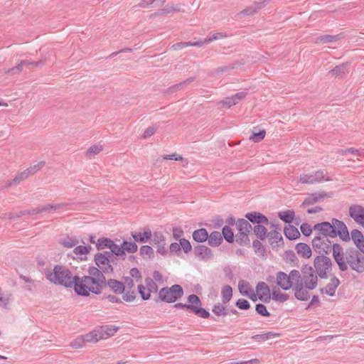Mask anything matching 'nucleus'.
<instances>
[{"label":"nucleus","mask_w":364,"mask_h":364,"mask_svg":"<svg viewBox=\"0 0 364 364\" xmlns=\"http://www.w3.org/2000/svg\"><path fill=\"white\" fill-rule=\"evenodd\" d=\"M46 276L47 279L54 284L66 288L73 287L75 292L78 296H90L89 282H97L91 277L83 276L80 277L77 275L73 276L72 272L68 267L58 264L54 267L53 272H48Z\"/></svg>","instance_id":"f257e3e1"},{"label":"nucleus","mask_w":364,"mask_h":364,"mask_svg":"<svg viewBox=\"0 0 364 364\" xmlns=\"http://www.w3.org/2000/svg\"><path fill=\"white\" fill-rule=\"evenodd\" d=\"M94 261L97 267H89L87 277L94 278L97 282H89L88 290L93 294H100L105 287V274L113 273L114 268L112 264L114 262H111L107 257L101 254H95Z\"/></svg>","instance_id":"f03ea898"},{"label":"nucleus","mask_w":364,"mask_h":364,"mask_svg":"<svg viewBox=\"0 0 364 364\" xmlns=\"http://www.w3.org/2000/svg\"><path fill=\"white\" fill-rule=\"evenodd\" d=\"M314 230L318 232V236L326 237V238H334L338 236L345 242L350 240L346 225L337 218H333L331 223L325 221L316 223L314 226Z\"/></svg>","instance_id":"7ed1b4c3"},{"label":"nucleus","mask_w":364,"mask_h":364,"mask_svg":"<svg viewBox=\"0 0 364 364\" xmlns=\"http://www.w3.org/2000/svg\"><path fill=\"white\" fill-rule=\"evenodd\" d=\"M187 299L189 304L176 303L173 306L176 309H186L203 318H208L210 316V313L206 309L200 307L202 303L196 294L189 295Z\"/></svg>","instance_id":"20e7f679"},{"label":"nucleus","mask_w":364,"mask_h":364,"mask_svg":"<svg viewBox=\"0 0 364 364\" xmlns=\"http://www.w3.org/2000/svg\"><path fill=\"white\" fill-rule=\"evenodd\" d=\"M359 250L349 247L345 251V263L352 270L358 273L364 272V257Z\"/></svg>","instance_id":"39448f33"},{"label":"nucleus","mask_w":364,"mask_h":364,"mask_svg":"<svg viewBox=\"0 0 364 364\" xmlns=\"http://www.w3.org/2000/svg\"><path fill=\"white\" fill-rule=\"evenodd\" d=\"M184 294L182 287L179 284H173L171 287H165L159 291V295L155 301L159 300L166 303H174L181 299Z\"/></svg>","instance_id":"423d86ee"},{"label":"nucleus","mask_w":364,"mask_h":364,"mask_svg":"<svg viewBox=\"0 0 364 364\" xmlns=\"http://www.w3.org/2000/svg\"><path fill=\"white\" fill-rule=\"evenodd\" d=\"M314 266L321 279H327L328 273L332 270L331 259L326 255H318L314 258Z\"/></svg>","instance_id":"0eeeda50"},{"label":"nucleus","mask_w":364,"mask_h":364,"mask_svg":"<svg viewBox=\"0 0 364 364\" xmlns=\"http://www.w3.org/2000/svg\"><path fill=\"white\" fill-rule=\"evenodd\" d=\"M301 272L303 274V278L304 280V284L307 289L313 290L314 289L318 284V277L316 272H315L313 267L309 264L303 265L301 268Z\"/></svg>","instance_id":"6e6552de"},{"label":"nucleus","mask_w":364,"mask_h":364,"mask_svg":"<svg viewBox=\"0 0 364 364\" xmlns=\"http://www.w3.org/2000/svg\"><path fill=\"white\" fill-rule=\"evenodd\" d=\"M312 247L319 255H326L331 251V242L326 237L316 236L312 240Z\"/></svg>","instance_id":"1a4fd4ad"},{"label":"nucleus","mask_w":364,"mask_h":364,"mask_svg":"<svg viewBox=\"0 0 364 364\" xmlns=\"http://www.w3.org/2000/svg\"><path fill=\"white\" fill-rule=\"evenodd\" d=\"M331 180L330 177H326L323 171L321 169L312 173L301 174L299 178L300 183L305 184H314L322 181H330Z\"/></svg>","instance_id":"9d476101"},{"label":"nucleus","mask_w":364,"mask_h":364,"mask_svg":"<svg viewBox=\"0 0 364 364\" xmlns=\"http://www.w3.org/2000/svg\"><path fill=\"white\" fill-rule=\"evenodd\" d=\"M333 257L338 264L339 269L342 272L346 271L348 268L345 263V252L343 247L338 243L331 246Z\"/></svg>","instance_id":"9b49d317"},{"label":"nucleus","mask_w":364,"mask_h":364,"mask_svg":"<svg viewBox=\"0 0 364 364\" xmlns=\"http://www.w3.org/2000/svg\"><path fill=\"white\" fill-rule=\"evenodd\" d=\"M332 197H333L332 193H328V192H325V191H320V192L310 193L303 201L302 206L311 205L316 203L323 201L326 198H330Z\"/></svg>","instance_id":"f8f14e48"},{"label":"nucleus","mask_w":364,"mask_h":364,"mask_svg":"<svg viewBox=\"0 0 364 364\" xmlns=\"http://www.w3.org/2000/svg\"><path fill=\"white\" fill-rule=\"evenodd\" d=\"M193 252L200 260L208 261L213 259L214 257L212 250L203 245L196 246L193 249Z\"/></svg>","instance_id":"ddd939ff"},{"label":"nucleus","mask_w":364,"mask_h":364,"mask_svg":"<svg viewBox=\"0 0 364 364\" xmlns=\"http://www.w3.org/2000/svg\"><path fill=\"white\" fill-rule=\"evenodd\" d=\"M245 217L248 220L250 223H251L252 224H255V225L259 224L268 225L269 224L268 218L264 214L259 212H249L245 214Z\"/></svg>","instance_id":"4468645a"},{"label":"nucleus","mask_w":364,"mask_h":364,"mask_svg":"<svg viewBox=\"0 0 364 364\" xmlns=\"http://www.w3.org/2000/svg\"><path fill=\"white\" fill-rule=\"evenodd\" d=\"M256 291L258 293V299L264 303H268L271 299L270 289L268 285L260 282L256 286Z\"/></svg>","instance_id":"2eb2a0df"},{"label":"nucleus","mask_w":364,"mask_h":364,"mask_svg":"<svg viewBox=\"0 0 364 364\" xmlns=\"http://www.w3.org/2000/svg\"><path fill=\"white\" fill-rule=\"evenodd\" d=\"M349 215L357 223L364 226V207L353 205L349 208Z\"/></svg>","instance_id":"dca6fc26"},{"label":"nucleus","mask_w":364,"mask_h":364,"mask_svg":"<svg viewBox=\"0 0 364 364\" xmlns=\"http://www.w3.org/2000/svg\"><path fill=\"white\" fill-rule=\"evenodd\" d=\"M238 289L241 294L247 296L252 301H257L258 299V293L255 294L252 288L250 287L249 282L240 281L238 284Z\"/></svg>","instance_id":"f3484780"},{"label":"nucleus","mask_w":364,"mask_h":364,"mask_svg":"<svg viewBox=\"0 0 364 364\" xmlns=\"http://www.w3.org/2000/svg\"><path fill=\"white\" fill-rule=\"evenodd\" d=\"M294 291V296L299 301H308L310 298L309 289L305 286V284L300 283L296 284L293 287Z\"/></svg>","instance_id":"a211bd4d"},{"label":"nucleus","mask_w":364,"mask_h":364,"mask_svg":"<svg viewBox=\"0 0 364 364\" xmlns=\"http://www.w3.org/2000/svg\"><path fill=\"white\" fill-rule=\"evenodd\" d=\"M276 283L283 290H289L293 287V282L289 279V276L284 272L277 273Z\"/></svg>","instance_id":"6ab92c4d"},{"label":"nucleus","mask_w":364,"mask_h":364,"mask_svg":"<svg viewBox=\"0 0 364 364\" xmlns=\"http://www.w3.org/2000/svg\"><path fill=\"white\" fill-rule=\"evenodd\" d=\"M269 0H261L259 2H255L253 4L250 6L249 7L245 9L242 11H240L238 15L240 16H251L257 13L262 8L264 7Z\"/></svg>","instance_id":"aec40b11"},{"label":"nucleus","mask_w":364,"mask_h":364,"mask_svg":"<svg viewBox=\"0 0 364 364\" xmlns=\"http://www.w3.org/2000/svg\"><path fill=\"white\" fill-rule=\"evenodd\" d=\"M108 287L109 289L116 294H122L125 291V284L117 279H105V287Z\"/></svg>","instance_id":"412c9836"},{"label":"nucleus","mask_w":364,"mask_h":364,"mask_svg":"<svg viewBox=\"0 0 364 364\" xmlns=\"http://www.w3.org/2000/svg\"><path fill=\"white\" fill-rule=\"evenodd\" d=\"M267 238L273 248L274 247H283L284 245L283 237L277 230L269 231Z\"/></svg>","instance_id":"4be33fe9"},{"label":"nucleus","mask_w":364,"mask_h":364,"mask_svg":"<svg viewBox=\"0 0 364 364\" xmlns=\"http://www.w3.org/2000/svg\"><path fill=\"white\" fill-rule=\"evenodd\" d=\"M348 65L349 63L348 62L341 63L331 70L328 73L334 77H338L341 79L344 78L348 73Z\"/></svg>","instance_id":"5701e85b"},{"label":"nucleus","mask_w":364,"mask_h":364,"mask_svg":"<svg viewBox=\"0 0 364 364\" xmlns=\"http://www.w3.org/2000/svg\"><path fill=\"white\" fill-rule=\"evenodd\" d=\"M350 235L357 249L364 255V237L363 233L360 230L354 229L351 231Z\"/></svg>","instance_id":"b1692460"},{"label":"nucleus","mask_w":364,"mask_h":364,"mask_svg":"<svg viewBox=\"0 0 364 364\" xmlns=\"http://www.w3.org/2000/svg\"><path fill=\"white\" fill-rule=\"evenodd\" d=\"M339 284V279L333 275L330 279V283H328L325 288L321 289L320 291L321 294H326L332 296L335 294L336 290Z\"/></svg>","instance_id":"393cba45"},{"label":"nucleus","mask_w":364,"mask_h":364,"mask_svg":"<svg viewBox=\"0 0 364 364\" xmlns=\"http://www.w3.org/2000/svg\"><path fill=\"white\" fill-rule=\"evenodd\" d=\"M132 237L135 242L144 243L148 242L152 237L151 230L149 228H144V232H132Z\"/></svg>","instance_id":"a878e982"},{"label":"nucleus","mask_w":364,"mask_h":364,"mask_svg":"<svg viewBox=\"0 0 364 364\" xmlns=\"http://www.w3.org/2000/svg\"><path fill=\"white\" fill-rule=\"evenodd\" d=\"M82 338H85V343H97L98 341L103 339V334L102 330H99L98 328L94 329L88 333L82 335Z\"/></svg>","instance_id":"bb28decb"},{"label":"nucleus","mask_w":364,"mask_h":364,"mask_svg":"<svg viewBox=\"0 0 364 364\" xmlns=\"http://www.w3.org/2000/svg\"><path fill=\"white\" fill-rule=\"evenodd\" d=\"M192 237L194 241L201 243L208 239L209 234L205 228H200L193 231Z\"/></svg>","instance_id":"cd10ccee"},{"label":"nucleus","mask_w":364,"mask_h":364,"mask_svg":"<svg viewBox=\"0 0 364 364\" xmlns=\"http://www.w3.org/2000/svg\"><path fill=\"white\" fill-rule=\"evenodd\" d=\"M295 250L297 254L306 259L310 258L312 254V251L310 247L304 242H299L296 244Z\"/></svg>","instance_id":"c85d7f7f"},{"label":"nucleus","mask_w":364,"mask_h":364,"mask_svg":"<svg viewBox=\"0 0 364 364\" xmlns=\"http://www.w3.org/2000/svg\"><path fill=\"white\" fill-rule=\"evenodd\" d=\"M284 234L285 237L289 240H296L299 238L301 236L298 229L291 225H289V226H285V228H284Z\"/></svg>","instance_id":"c756f323"},{"label":"nucleus","mask_w":364,"mask_h":364,"mask_svg":"<svg viewBox=\"0 0 364 364\" xmlns=\"http://www.w3.org/2000/svg\"><path fill=\"white\" fill-rule=\"evenodd\" d=\"M208 245L211 247H218L223 242L222 235L218 231H213L210 235L209 237L207 240Z\"/></svg>","instance_id":"7c9ffc66"},{"label":"nucleus","mask_w":364,"mask_h":364,"mask_svg":"<svg viewBox=\"0 0 364 364\" xmlns=\"http://www.w3.org/2000/svg\"><path fill=\"white\" fill-rule=\"evenodd\" d=\"M254 234L256 235L257 239L260 240H264L269 234L267 229L264 225V224L256 225L252 228Z\"/></svg>","instance_id":"2f4dec72"},{"label":"nucleus","mask_w":364,"mask_h":364,"mask_svg":"<svg viewBox=\"0 0 364 364\" xmlns=\"http://www.w3.org/2000/svg\"><path fill=\"white\" fill-rule=\"evenodd\" d=\"M250 232H237L235 235V241L240 246H250Z\"/></svg>","instance_id":"473e14b6"},{"label":"nucleus","mask_w":364,"mask_h":364,"mask_svg":"<svg viewBox=\"0 0 364 364\" xmlns=\"http://www.w3.org/2000/svg\"><path fill=\"white\" fill-rule=\"evenodd\" d=\"M236 229L237 232H251L252 227L247 219L239 218L236 222Z\"/></svg>","instance_id":"72a5a7b5"},{"label":"nucleus","mask_w":364,"mask_h":364,"mask_svg":"<svg viewBox=\"0 0 364 364\" xmlns=\"http://www.w3.org/2000/svg\"><path fill=\"white\" fill-rule=\"evenodd\" d=\"M78 243L79 241L76 237H70L69 235H66L59 240V244L66 248L75 247Z\"/></svg>","instance_id":"f704fd0d"},{"label":"nucleus","mask_w":364,"mask_h":364,"mask_svg":"<svg viewBox=\"0 0 364 364\" xmlns=\"http://www.w3.org/2000/svg\"><path fill=\"white\" fill-rule=\"evenodd\" d=\"M98 329L102 330L103 339H106L109 336H113L117 331L119 327L112 325H106L100 326Z\"/></svg>","instance_id":"c9c22d12"},{"label":"nucleus","mask_w":364,"mask_h":364,"mask_svg":"<svg viewBox=\"0 0 364 364\" xmlns=\"http://www.w3.org/2000/svg\"><path fill=\"white\" fill-rule=\"evenodd\" d=\"M278 216L283 222L290 224L294 218L295 213L293 210H287L279 212Z\"/></svg>","instance_id":"e433bc0d"},{"label":"nucleus","mask_w":364,"mask_h":364,"mask_svg":"<svg viewBox=\"0 0 364 364\" xmlns=\"http://www.w3.org/2000/svg\"><path fill=\"white\" fill-rule=\"evenodd\" d=\"M222 301L223 304L229 302L232 297V289L230 285H225L221 291Z\"/></svg>","instance_id":"4c0bfd02"},{"label":"nucleus","mask_w":364,"mask_h":364,"mask_svg":"<svg viewBox=\"0 0 364 364\" xmlns=\"http://www.w3.org/2000/svg\"><path fill=\"white\" fill-rule=\"evenodd\" d=\"M222 237L228 243H232L235 241V236L232 230L228 225H225L222 229Z\"/></svg>","instance_id":"58836bf2"},{"label":"nucleus","mask_w":364,"mask_h":364,"mask_svg":"<svg viewBox=\"0 0 364 364\" xmlns=\"http://www.w3.org/2000/svg\"><path fill=\"white\" fill-rule=\"evenodd\" d=\"M114 241L108 237H100L97 240L96 243V248L97 250H102L105 248H108L112 245Z\"/></svg>","instance_id":"ea45409f"},{"label":"nucleus","mask_w":364,"mask_h":364,"mask_svg":"<svg viewBox=\"0 0 364 364\" xmlns=\"http://www.w3.org/2000/svg\"><path fill=\"white\" fill-rule=\"evenodd\" d=\"M140 255L144 259H153L154 257V250L149 245H143L140 248Z\"/></svg>","instance_id":"a19ab883"},{"label":"nucleus","mask_w":364,"mask_h":364,"mask_svg":"<svg viewBox=\"0 0 364 364\" xmlns=\"http://www.w3.org/2000/svg\"><path fill=\"white\" fill-rule=\"evenodd\" d=\"M122 246L123 248L124 253H125L126 252L129 253H134L138 250V246L135 242H129L127 240H124L122 243Z\"/></svg>","instance_id":"79ce46f5"},{"label":"nucleus","mask_w":364,"mask_h":364,"mask_svg":"<svg viewBox=\"0 0 364 364\" xmlns=\"http://www.w3.org/2000/svg\"><path fill=\"white\" fill-rule=\"evenodd\" d=\"M341 38V37L340 34L335 35V36L323 35V36H318L316 38V43H326L336 41H338V40H339Z\"/></svg>","instance_id":"37998d69"},{"label":"nucleus","mask_w":364,"mask_h":364,"mask_svg":"<svg viewBox=\"0 0 364 364\" xmlns=\"http://www.w3.org/2000/svg\"><path fill=\"white\" fill-rule=\"evenodd\" d=\"M212 311L214 314L220 316H227L228 314V309H227L223 304L218 303L213 307Z\"/></svg>","instance_id":"c03bdc74"},{"label":"nucleus","mask_w":364,"mask_h":364,"mask_svg":"<svg viewBox=\"0 0 364 364\" xmlns=\"http://www.w3.org/2000/svg\"><path fill=\"white\" fill-rule=\"evenodd\" d=\"M272 299L276 301L279 302H284L289 299V295L287 294L282 293L279 289L273 290L272 296Z\"/></svg>","instance_id":"a18cd8bd"},{"label":"nucleus","mask_w":364,"mask_h":364,"mask_svg":"<svg viewBox=\"0 0 364 364\" xmlns=\"http://www.w3.org/2000/svg\"><path fill=\"white\" fill-rule=\"evenodd\" d=\"M109 250H111L113 255L121 257L123 259H124L126 253H124L122 245H118L114 242H113L112 245H111L109 247Z\"/></svg>","instance_id":"49530a36"},{"label":"nucleus","mask_w":364,"mask_h":364,"mask_svg":"<svg viewBox=\"0 0 364 364\" xmlns=\"http://www.w3.org/2000/svg\"><path fill=\"white\" fill-rule=\"evenodd\" d=\"M252 247L256 254L262 256L264 255L266 250L260 240L258 239L254 240L252 242Z\"/></svg>","instance_id":"de8ad7c7"},{"label":"nucleus","mask_w":364,"mask_h":364,"mask_svg":"<svg viewBox=\"0 0 364 364\" xmlns=\"http://www.w3.org/2000/svg\"><path fill=\"white\" fill-rule=\"evenodd\" d=\"M194 80H195V77H191L186 79V80L181 82L180 83L176 84V85L170 87L168 88V90H169V91L171 92H176V91L178 90L182 89L186 85L191 83Z\"/></svg>","instance_id":"09e8293b"},{"label":"nucleus","mask_w":364,"mask_h":364,"mask_svg":"<svg viewBox=\"0 0 364 364\" xmlns=\"http://www.w3.org/2000/svg\"><path fill=\"white\" fill-rule=\"evenodd\" d=\"M279 336V333H275L273 332H267V333H262V334L255 335L252 337V338L257 341H266L271 338Z\"/></svg>","instance_id":"8fccbe9b"},{"label":"nucleus","mask_w":364,"mask_h":364,"mask_svg":"<svg viewBox=\"0 0 364 364\" xmlns=\"http://www.w3.org/2000/svg\"><path fill=\"white\" fill-rule=\"evenodd\" d=\"M92 247L90 245H76L73 250L75 255H87L90 252Z\"/></svg>","instance_id":"3c124183"},{"label":"nucleus","mask_w":364,"mask_h":364,"mask_svg":"<svg viewBox=\"0 0 364 364\" xmlns=\"http://www.w3.org/2000/svg\"><path fill=\"white\" fill-rule=\"evenodd\" d=\"M46 164L45 161H41L38 162L36 164H34L33 166H31L28 168L26 169V172L28 173V176L33 175L36 173L38 170L41 169L44 165Z\"/></svg>","instance_id":"603ef678"},{"label":"nucleus","mask_w":364,"mask_h":364,"mask_svg":"<svg viewBox=\"0 0 364 364\" xmlns=\"http://www.w3.org/2000/svg\"><path fill=\"white\" fill-rule=\"evenodd\" d=\"M338 154H341V155H345V154H356L357 156H362L363 154L364 153V151L363 149H356L355 148H348V149H341V150H338L337 151Z\"/></svg>","instance_id":"864d4df0"},{"label":"nucleus","mask_w":364,"mask_h":364,"mask_svg":"<svg viewBox=\"0 0 364 364\" xmlns=\"http://www.w3.org/2000/svg\"><path fill=\"white\" fill-rule=\"evenodd\" d=\"M218 105L225 108H230L232 106L237 105L233 97H227L224 100L218 102Z\"/></svg>","instance_id":"5fc2aeb1"},{"label":"nucleus","mask_w":364,"mask_h":364,"mask_svg":"<svg viewBox=\"0 0 364 364\" xmlns=\"http://www.w3.org/2000/svg\"><path fill=\"white\" fill-rule=\"evenodd\" d=\"M136 296V293L133 289H127L123 293L122 299L127 302L133 301Z\"/></svg>","instance_id":"6e6d98bb"},{"label":"nucleus","mask_w":364,"mask_h":364,"mask_svg":"<svg viewBox=\"0 0 364 364\" xmlns=\"http://www.w3.org/2000/svg\"><path fill=\"white\" fill-rule=\"evenodd\" d=\"M152 242L154 245H161L165 242V237L161 232L156 231L154 232Z\"/></svg>","instance_id":"4d7b16f0"},{"label":"nucleus","mask_w":364,"mask_h":364,"mask_svg":"<svg viewBox=\"0 0 364 364\" xmlns=\"http://www.w3.org/2000/svg\"><path fill=\"white\" fill-rule=\"evenodd\" d=\"M266 132L264 129L259 130L258 132H253L250 137L252 141L257 143L261 141L265 136Z\"/></svg>","instance_id":"13d9d810"},{"label":"nucleus","mask_w":364,"mask_h":364,"mask_svg":"<svg viewBox=\"0 0 364 364\" xmlns=\"http://www.w3.org/2000/svg\"><path fill=\"white\" fill-rule=\"evenodd\" d=\"M181 8L179 5H172L169 7H166L158 11L159 15L167 14L173 11H180Z\"/></svg>","instance_id":"bf43d9fd"},{"label":"nucleus","mask_w":364,"mask_h":364,"mask_svg":"<svg viewBox=\"0 0 364 364\" xmlns=\"http://www.w3.org/2000/svg\"><path fill=\"white\" fill-rule=\"evenodd\" d=\"M146 285L147 291H149L150 294L151 292H154V293L157 292L158 286L153 279H151L150 278L146 279Z\"/></svg>","instance_id":"052dcab7"},{"label":"nucleus","mask_w":364,"mask_h":364,"mask_svg":"<svg viewBox=\"0 0 364 364\" xmlns=\"http://www.w3.org/2000/svg\"><path fill=\"white\" fill-rule=\"evenodd\" d=\"M289 276V279H291V281H292V282L294 280L295 281V284L304 283L302 281L300 272L296 269L291 270L290 272Z\"/></svg>","instance_id":"680f3d73"},{"label":"nucleus","mask_w":364,"mask_h":364,"mask_svg":"<svg viewBox=\"0 0 364 364\" xmlns=\"http://www.w3.org/2000/svg\"><path fill=\"white\" fill-rule=\"evenodd\" d=\"M255 311L260 316L265 317H268L270 316V313L267 311V307L263 304H256Z\"/></svg>","instance_id":"e2e57ef3"},{"label":"nucleus","mask_w":364,"mask_h":364,"mask_svg":"<svg viewBox=\"0 0 364 364\" xmlns=\"http://www.w3.org/2000/svg\"><path fill=\"white\" fill-rule=\"evenodd\" d=\"M137 287L138 292L141 298L144 301L149 300L151 297V294H149V291H147V289H146V287L143 284H139L138 285Z\"/></svg>","instance_id":"0e129e2a"},{"label":"nucleus","mask_w":364,"mask_h":364,"mask_svg":"<svg viewBox=\"0 0 364 364\" xmlns=\"http://www.w3.org/2000/svg\"><path fill=\"white\" fill-rule=\"evenodd\" d=\"M102 151V146L92 145L86 151L85 154L87 156H92L99 154Z\"/></svg>","instance_id":"69168bd1"},{"label":"nucleus","mask_w":364,"mask_h":364,"mask_svg":"<svg viewBox=\"0 0 364 364\" xmlns=\"http://www.w3.org/2000/svg\"><path fill=\"white\" fill-rule=\"evenodd\" d=\"M179 243H180V246H181V250L183 249V250L185 253L187 254L189 252H191V250L192 249V246L191 245V242L188 240H186L185 238L180 239Z\"/></svg>","instance_id":"338daca9"},{"label":"nucleus","mask_w":364,"mask_h":364,"mask_svg":"<svg viewBox=\"0 0 364 364\" xmlns=\"http://www.w3.org/2000/svg\"><path fill=\"white\" fill-rule=\"evenodd\" d=\"M235 306L241 310H247L250 308V304L245 299H239L235 302Z\"/></svg>","instance_id":"774afa93"}]
</instances>
